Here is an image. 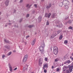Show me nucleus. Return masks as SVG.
<instances>
[{"instance_id":"obj_46","label":"nucleus","mask_w":73,"mask_h":73,"mask_svg":"<svg viewBox=\"0 0 73 73\" xmlns=\"http://www.w3.org/2000/svg\"><path fill=\"white\" fill-rule=\"evenodd\" d=\"M23 2V0H21L20 1V3H22Z\"/></svg>"},{"instance_id":"obj_3","label":"nucleus","mask_w":73,"mask_h":73,"mask_svg":"<svg viewBox=\"0 0 73 73\" xmlns=\"http://www.w3.org/2000/svg\"><path fill=\"white\" fill-rule=\"evenodd\" d=\"M28 57V55H26L25 56V57L23 58V62H26V61H27Z\"/></svg>"},{"instance_id":"obj_16","label":"nucleus","mask_w":73,"mask_h":73,"mask_svg":"<svg viewBox=\"0 0 73 73\" xmlns=\"http://www.w3.org/2000/svg\"><path fill=\"white\" fill-rule=\"evenodd\" d=\"M66 66H64L63 68V70L64 71H65V70H66Z\"/></svg>"},{"instance_id":"obj_8","label":"nucleus","mask_w":73,"mask_h":73,"mask_svg":"<svg viewBox=\"0 0 73 73\" xmlns=\"http://www.w3.org/2000/svg\"><path fill=\"white\" fill-rule=\"evenodd\" d=\"M51 4L50 3L46 7V8H49L51 7Z\"/></svg>"},{"instance_id":"obj_54","label":"nucleus","mask_w":73,"mask_h":73,"mask_svg":"<svg viewBox=\"0 0 73 73\" xmlns=\"http://www.w3.org/2000/svg\"><path fill=\"white\" fill-rule=\"evenodd\" d=\"M43 45H44V44H43Z\"/></svg>"},{"instance_id":"obj_5","label":"nucleus","mask_w":73,"mask_h":73,"mask_svg":"<svg viewBox=\"0 0 73 73\" xmlns=\"http://www.w3.org/2000/svg\"><path fill=\"white\" fill-rule=\"evenodd\" d=\"M9 69L10 71V72H12V66H11V65L10 64H9Z\"/></svg>"},{"instance_id":"obj_44","label":"nucleus","mask_w":73,"mask_h":73,"mask_svg":"<svg viewBox=\"0 0 73 73\" xmlns=\"http://www.w3.org/2000/svg\"><path fill=\"white\" fill-rule=\"evenodd\" d=\"M5 48H7V49H9V48H8V47L7 46H5Z\"/></svg>"},{"instance_id":"obj_39","label":"nucleus","mask_w":73,"mask_h":73,"mask_svg":"<svg viewBox=\"0 0 73 73\" xmlns=\"http://www.w3.org/2000/svg\"><path fill=\"white\" fill-rule=\"evenodd\" d=\"M17 68H16L13 70H17Z\"/></svg>"},{"instance_id":"obj_1","label":"nucleus","mask_w":73,"mask_h":73,"mask_svg":"<svg viewBox=\"0 0 73 73\" xmlns=\"http://www.w3.org/2000/svg\"><path fill=\"white\" fill-rule=\"evenodd\" d=\"M53 52L55 54H57L58 53V47L56 46L53 48Z\"/></svg>"},{"instance_id":"obj_32","label":"nucleus","mask_w":73,"mask_h":73,"mask_svg":"<svg viewBox=\"0 0 73 73\" xmlns=\"http://www.w3.org/2000/svg\"><path fill=\"white\" fill-rule=\"evenodd\" d=\"M11 53H12V52H10L8 54V56H10V55L11 54Z\"/></svg>"},{"instance_id":"obj_15","label":"nucleus","mask_w":73,"mask_h":73,"mask_svg":"<svg viewBox=\"0 0 73 73\" xmlns=\"http://www.w3.org/2000/svg\"><path fill=\"white\" fill-rule=\"evenodd\" d=\"M40 51L41 53H43V52H44V49L40 50Z\"/></svg>"},{"instance_id":"obj_31","label":"nucleus","mask_w":73,"mask_h":73,"mask_svg":"<svg viewBox=\"0 0 73 73\" xmlns=\"http://www.w3.org/2000/svg\"><path fill=\"white\" fill-rule=\"evenodd\" d=\"M44 60L46 61H48V58H44Z\"/></svg>"},{"instance_id":"obj_38","label":"nucleus","mask_w":73,"mask_h":73,"mask_svg":"<svg viewBox=\"0 0 73 73\" xmlns=\"http://www.w3.org/2000/svg\"><path fill=\"white\" fill-rule=\"evenodd\" d=\"M68 23H69V24H70V23H71V21H68Z\"/></svg>"},{"instance_id":"obj_26","label":"nucleus","mask_w":73,"mask_h":73,"mask_svg":"<svg viewBox=\"0 0 73 73\" xmlns=\"http://www.w3.org/2000/svg\"><path fill=\"white\" fill-rule=\"evenodd\" d=\"M62 38V35H60L59 37L60 40H61Z\"/></svg>"},{"instance_id":"obj_51","label":"nucleus","mask_w":73,"mask_h":73,"mask_svg":"<svg viewBox=\"0 0 73 73\" xmlns=\"http://www.w3.org/2000/svg\"><path fill=\"white\" fill-rule=\"evenodd\" d=\"M9 25H11V23H9Z\"/></svg>"},{"instance_id":"obj_30","label":"nucleus","mask_w":73,"mask_h":73,"mask_svg":"<svg viewBox=\"0 0 73 73\" xmlns=\"http://www.w3.org/2000/svg\"><path fill=\"white\" fill-rule=\"evenodd\" d=\"M61 31L60 30H59V31H58V32H57V34H59V33H61Z\"/></svg>"},{"instance_id":"obj_49","label":"nucleus","mask_w":73,"mask_h":73,"mask_svg":"<svg viewBox=\"0 0 73 73\" xmlns=\"http://www.w3.org/2000/svg\"><path fill=\"white\" fill-rule=\"evenodd\" d=\"M53 37H54V36H53V37H52V36H51V38H53Z\"/></svg>"},{"instance_id":"obj_24","label":"nucleus","mask_w":73,"mask_h":73,"mask_svg":"<svg viewBox=\"0 0 73 73\" xmlns=\"http://www.w3.org/2000/svg\"><path fill=\"white\" fill-rule=\"evenodd\" d=\"M60 70V68H58L56 69L57 72H59Z\"/></svg>"},{"instance_id":"obj_6","label":"nucleus","mask_w":73,"mask_h":73,"mask_svg":"<svg viewBox=\"0 0 73 73\" xmlns=\"http://www.w3.org/2000/svg\"><path fill=\"white\" fill-rule=\"evenodd\" d=\"M45 68H48V63H46L44 64V65L43 66V69H44Z\"/></svg>"},{"instance_id":"obj_41","label":"nucleus","mask_w":73,"mask_h":73,"mask_svg":"<svg viewBox=\"0 0 73 73\" xmlns=\"http://www.w3.org/2000/svg\"><path fill=\"white\" fill-rule=\"evenodd\" d=\"M5 57V56L4 55H3L2 56V58H4Z\"/></svg>"},{"instance_id":"obj_17","label":"nucleus","mask_w":73,"mask_h":73,"mask_svg":"<svg viewBox=\"0 0 73 73\" xmlns=\"http://www.w3.org/2000/svg\"><path fill=\"white\" fill-rule=\"evenodd\" d=\"M41 17H39L38 19V21H41Z\"/></svg>"},{"instance_id":"obj_14","label":"nucleus","mask_w":73,"mask_h":73,"mask_svg":"<svg viewBox=\"0 0 73 73\" xmlns=\"http://www.w3.org/2000/svg\"><path fill=\"white\" fill-rule=\"evenodd\" d=\"M43 61V58H40L39 60V62H42Z\"/></svg>"},{"instance_id":"obj_12","label":"nucleus","mask_w":73,"mask_h":73,"mask_svg":"<svg viewBox=\"0 0 73 73\" xmlns=\"http://www.w3.org/2000/svg\"><path fill=\"white\" fill-rule=\"evenodd\" d=\"M29 66L28 65H26L25 67H24V69L25 70H27V69H28V67Z\"/></svg>"},{"instance_id":"obj_53","label":"nucleus","mask_w":73,"mask_h":73,"mask_svg":"<svg viewBox=\"0 0 73 73\" xmlns=\"http://www.w3.org/2000/svg\"><path fill=\"white\" fill-rule=\"evenodd\" d=\"M1 12H0V15H1Z\"/></svg>"},{"instance_id":"obj_10","label":"nucleus","mask_w":73,"mask_h":73,"mask_svg":"<svg viewBox=\"0 0 73 73\" xmlns=\"http://www.w3.org/2000/svg\"><path fill=\"white\" fill-rule=\"evenodd\" d=\"M56 14H53L52 15V18H55V17H56Z\"/></svg>"},{"instance_id":"obj_37","label":"nucleus","mask_w":73,"mask_h":73,"mask_svg":"<svg viewBox=\"0 0 73 73\" xmlns=\"http://www.w3.org/2000/svg\"><path fill=\"white\" fill-rule=\"evenodd\" d=\"M49 22H47V23H46V25H49Z\"/></svg>"},{"instance_id":"obj_22","label":"nucleus","mask_w":73,"mask_h":73,"mask_svg":"<svg viewBox=\"0 0 73 73\" xmlns=\"http://www.w3.org/2000/svg\"><path fill=\"white\" fill-rule=\"evenodd\" d=\"M64 43L65 44H68V40H64Z\"/></svg>"},{"instance_id":"obj_20","label":"nucleus","mask_w":73,"mask_h":73,"mask_svg":"<svg viewBox=\"0 0 73 73\" xmlns=\"http://www.w3.org/2000/svg\"><path fill=\"white\" fill-rule=\"evenodd\" d=\"M70 72H70V70H69H69H67L66 71V73H70Z\"/></svg>"},{"instance_id":"obj_23","label":"nucleus","mask_w":73,"mask_h":73,"mask_svg":"<svg viewBox=\"0 0 73 73\" xmlns=\"http://www.w3.org/2000/svg\"><path fill=\"white\" fill-rule=\"evenodd\" d=\"M60 26H58V27H59V28H61L62 27V24H60Z\"/></svg>"},{"instance_id":"obj_33","label":"nucleus","mask_w":73,"mask_h":73,"mask_svg":"<svg viewBox=\"0 0 73 73\" xmlns=\"http://www.w3.org/2000/svg\"><path fill=\"white\" fill-rule=\"evenodd\" d=\"M31 6H30L29 4H28L27 5L26 7H29H29H31Z\"/></svg>"},{"instance_id":"obj_29","label":"nucleus","mask_w":73,"mask_h":73,"mask_svg":"<svg viewBox=\"0 0 73 73\" xmlns=\"http://www.w3.org/2000/svg\"><path fill=\"white\" fill-rule=\"evenodd\" d=\"M58 60H59V59L58 58H56L55 60V62H57V61H58Z\"/></svg>"},{"instance_id":"obj_7","label":"nucleus","mask_w":73,"mask_h":73,"mask_svg":"<svg viewBox=\"0 0 73 73\" xmlns=\"http://www.w3.org/2000/svg\"><path fill=\"white\" fill-rule=\"evenodd\" d=\"M35 42H36V39H34L32 42L31 45H33L35 44Z\"/></svg>"},{"instance_id":"obj_42","label":"nucleus","mask_w":73,"mask_h":73,"mask_svg":"<svg viewBox=\"0 0 73 73\" xmlns=\"http://www.w3.org/2000/svg\"><path fill=\"white\" fill-rule=\"evenodd\" d=\"M44 73H46V70H44Z\"/></svg>"},{"instance_id":"obj_36","label":"nucleus","mask_w":73,"mask_h":73,"mask_svg":"<svg viewBox=\"0 0 73 73\" xmlns=\"http://www.w3.org/2000/svg\"><path fill=\"white\" fill-rule=\"evenodd\" d=\"M29 14H27V15L26 16V17H29Z\"/></svg>"},{"instance_id":"obj_52","label":"nucleus","mask_w":73,"mask_h":73,"mask_svg":"<svg viewBox=\"0 0 73 73\" xmlns=\"http://www.w3.org/2000/svg\"><path fill=\"white\" fill-rule=\"evenodd\" d=\"M44 0H42V1H44Z\"/></svg>"},{"instance_id":"obj_45","label":"nucleus","mask_w":73,"mask_h":73,"mask_svg":"<svg viewBox=\"0 0 73 73\" xmlns=\"http://www.w3.org/2000/svg\"><path fill=\"white\" fill-rule=\"evenodd\" d=\"M29 37V35H28V36H27L26 37V38H27Z\"/></svg>"},{"instance_id":"obj_19","label":"nucleus","mask_w":73,"mask_h":73,"mask_svg":"<svg viewBox=\"0 0 73 73\" xmlns=\"http://www.w3.org/2000/svg\"><path fill=\"white\" fill-rule=\"evenodd\" d=\"M42 64V62H39V64L40 66H41Z\"/></svg>"},{"instance_id":"obj_13","label":"nucleus","mask_w":73,"mask_h":73,"mask_svg":"<svg viewBox=\"0 0 73 73\" xmlns=\"http://www.w3.org/2000/svg\"><path fill=\"white\" fill-rule=\"evenodd\" d=\"M64 8L66 9H69V7L68 5H65Z\"/></svg>"},{"instance_id":"obj_48","label":"nucleus","mask_w":73,"mask_h":73,"mask_svg":"<svg viewBox=\"0 0 73 73\" xmlns=\"http://www.w3.org/2000/svg\"><path fill=\"white\" fill-rule=\"evenodd\" d=\"M53 68H54V67L53 66H52V68L53 69Z\"/></svg>"},{"instance_id":"obj_43","label":"nucleus","mask_w":73,"mask_h":73,"mask_svg":"<svg viewBox=\"0 0 73 73\" xmlns=\"http://www.w3.org/2000/svg\"><path fill=\"white\" fill-rule=\"evenodd\" d=\"M70 58H71V60H73V58L72 57V56H71L70 57Z\"/></svg>"},{"instance_id":"obj_28","label":"nucleus","mask_w":73,"mask_h":73,"mask_svg":"<svg viewBox=\"0 0 73 73\" xmlns=\"http://www.w3.org/2000/svg\"><path fill=\"white\" fill-rule=\"evenodd\" d=\"M73 29V27H71V26H70V27L68 28L69 29Z\"/></svg>"},{"instance_id":"obj_35","label":"nucleus","mask_w":73,"mask_h":73,"mask_svg":"<svg viewBox=\"0 0 73 73\" xmlns=\"http://www.w3.org/2000/svg\"><path fill=\"white\" fill-rule=\"evenodd\" d=\"M62 4H61L60 3L59 4V6H60V7H61V6H62Z\"/></svg>"},{"instance_id":"obj_40","label":"nucleus","mask_w":73,"mask_h":73,"mask_svg":"<svg viewBox=\"0 0 73 73\" xmlns=\"http://www.w3.org/2000/svg\"><path fill=\"white\" fill-rule=\"evenodd\" d=\"M34 6H35V7H36V8L37 7V5L35 4Z\"/></svg>"},{"instance_id":"obj_4","label":"nucleus","mask_w":73,"mask_h":73,"mask_svg":"<svg viewBox=\"0 0 73 73\" xmlns=\"http://www.w3.org/2000/svg\"><path fill=\"white\" fill-rule=\"evenodd\" d=\"M73 62L72 63V66H69V70H70V72H72V70L73 69Z\"/></svg>"},{"instance_id":"obj_9","label":"nucleus","mask_w":73,"mask_h":73,"mask_svg":"<svg viewBox=\"0 0 73 73\" xmlns=\"http://www.w3.org/2000/svg\"><path fill=\"white\" fill-rule=\"evenodd\" d=\"M44 49V47H42V46H40L39 48V50H42Z\"/></svg>"},{"instance_id":"obj_11","label":"nucleus","mask_w":73,"mask_h":73,"mask_svg":"<svg viewBox=\"0 0 73 73\" xmlns=\"http://www.w3.org/2000/svg\"><path fill=\"white\" fill-rule=\"evenodd\" d=\"M8 3H9V1L8 0H7L6 1L5 4L6 6H7L8 5Z\"/></svg>"},{"instance_id":"obj_34","label":"nucleus","mask_w":73,"mask_h":73,"mask_svg":"<svg viewBox=\"0 0 73 73\" xmlns=\"http://www.w3.org/2000/svg\"><path fill=\"white\" fill-rule=\"evenodd\" d=\"M33 27V25H30L29 26V28H32V27Z\"/></svg>"},{"instance_id":"obj_47","label":"nucleus","mask_w":73,"mask_h":73,"mask_svg":"<svg viewBox=\"0 0 73 73\" xmlns=\"http://www.w3.org/2000/svg\"><path fill=\"white\" fill-rule=\"evenodd\" d=\"M71 55H72V56H73V52L72 53Z\"/></svg>"},{"instance_id":"obj_2","label":"nucleus","mask_w":73,"mask_h":73,"mask_svg":"<svg viewBox=\"0 0 73 73\" xmlns=\"http://www.w3.org/2000/svg\"><path fill=\"white\" fill-rule=\"evenodd\" d=\"M63 3L64 4L67 5H69V2L67 0H64L63 2Z\"/></svg>"},{"instance_id":"obj_21","label":"nucleus","mask_w":73,"mask_h":73,"mask_svg":"<svg viewBox=\"0 0 73 73\" xmlns=\"http://www.w3.org/2000/svg\"><path fill=\"white\" fill-rule=\"evenodd\" d=\"M4 41L7 43H9V41L8 40H7L6 39H5L4 40Z\"/></svg>"},{"instance_id":"obj_50","label":"nucleus","mask_w":73,"mask_h":73,"mask_svg":"<svg viewBox=\"0 0 73 73\" xmlns=\"http://www.w3.org/2000/svg\"><path fill=\"white\" fill-rule=\"evenodd\" d=\"M13 52H16V51L15 50L13 51Z\"/></svg>"},{"instance_id":"obj_25","label":"nucleus","mask_w":73,"mask_h":73,"mask_svg":"<svg viewBox=\"0 0 73 73\" xmlns=\"http://www.w3.org/2000/svg\"><path fill=\"white\" fill-rule=\"evenodd\" d=\"M51 15V13H49L48 14V18H49L50 17V15Z\"/></svg>"},{"instance_id":"obj_56","label":"nucleus","mask_w":73,"mask_h":73,"mask_svg":"<svg viewBox=\"0 0 73 73\" xmlns=\"http://www.w3.org/2000/svg\"><path fill=\"white\" fill-rule=\"evenodd\" d=\"M55 73L54 72V73Z\"/></svg>"},{"instance_id":"obj_18","label":"nucleus","mask_w":73,"mask_h":73,"mask_svg":"<svg viewBox=\"0 0 73 73\" xmlns=\"http://www.w3.org/2000/svg\"><path fill=\"white\" fill-rule=\"evenodd\" d=\"M70 62V61H69V60H68L66 62L65 64H67V63H68V64H69Z\"/></svg>"},{"instance_id":"obj_27","label":"nucleus","mask_w":73,"mask_h":73,"mask_svg":"<svg viewBox=\"0 0 73 73\" xmlns=\"http://www.w3.org/2000/svg\"><path fill=\"white\" fill-rule=\"evenodd\" d=\"M48 13H46L45 14V17H48Z\"/></svg>"},{"instance_id":"obj_55","label":"nucleus","mask_w":73,"mask_h":73,"mask_svg":"<svg viewBox=\"0 0 73 73\" xmlns=\"http://www.w3.org/2000/svg\"><path fill=\"white\" fill-rule=\"evenodd\" d=\"M15 11H16V10H15Z\"/></svg>"}]
</instances>
